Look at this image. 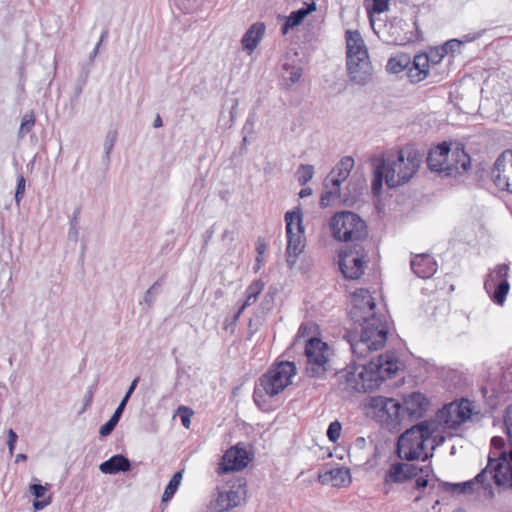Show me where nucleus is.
Returning <instances> with one entry per match:
<instances>
[{
	"instance_id": "obj_58",
	"label": "nucleus",
	"mask_w": 512,
	"mask_h": 512,
	"mask_svg": "<svg viewBox=\"0 0 512 512\" xmlns=\"http://www.w3.org/2000/svg\"><path fill=\"white\" fill-rule=\"evenodd\" d=\"M50 503H51V497H48L47 499L34 501L33 507L35 510H41V509H44L46 506H48Z\"/></svg>"
},
{
	"instance_id": "obj_56",
	"label": "nucleus",
	"mask_w": 512,
	"mask_h": 512,
	"mask_svg": "<svg viewBox=\"0 0 512 512\" xmlns=\"http://www.w3.org/2000/svg\"><path fill=\"white\" fill-rule=\"evenodd\" d=\"M114 428H115V426H113L109 421H107L105 424H103L100 427L99 434L101 436H108L112 433Z\"/></svg>"
},
{
	"instance_id": "obj_25",
	"label": "nucleus",
	"mask_w": 512,
	"mask_h": 512,
	"mask_svg": "<svg viewBox=\"0 0 512 512\" xmlns=\"http://www.w3.org/2000/svg\"><path fill=\"white\" fill-rule=\"evenodd\" d=\"M430 61H434L433 55L420 53L414 56L413 61L410 63L412 67L409 68L408 72L411 82L418 83L428 76Z\"/></svg>"
},
{
	"instance_id": "obj_1",
	"label": "nucleus",
	"mask_w": 512,
	"mask_h": 512,
	"mask_svg": "<svg viewBox=\"0 0 512 512\" xmlns=\"http://www.w3.org/2000/svg\"><path fill=\"white\" fill-rule=\"evenodd\" d=\"M398 364L395 353L387 351L368 363H356L354 360L353 370H341L337 375L345 380V389L368 392L378 388L386 379L392 378L399 369Z\"/></svg>"
},
{
	"instance_id": "obj_48",
	"label": "nucleus",
	"mask_w": 512,
	"mask_h": 512,
	"mask_svg": "<svg viewBox=\"0 0 512 512\" xmlns=\"http://www.w3.org/2000/svg\"><path fill=\"white\" fill-rule=\"evenodd\" d=\"M263 288L264 283L261 280H255L247 287L246 295H251L254 299H257Z\"/></svg>"
},
{
	"instance_id": "obj_59",
	"label": "nucleus",
	"mask_w": 512,
	"mask_h": 512,
	"mask_svg": "<svg viewBox=\"0 0 512 512\" xmlns=\"http://www.w3.org/2000/svg\"><path fill=\"white\" fill-rule=\"evenodd\" d=\"M428 55L434 56V61H430V64H433V65H436L437 63H439L442 60V58L444 57V54L441 52L440 48H437L436 50L431 51Z\"/></svg>"
},
{
	"instance_id": "obj_39",
	"label": "nucleus",
	"mask_w": 512,
	"mask_h": 512,
	"mask_svg": "<svg viewBox=\"0 0 512 512\" xmlns=\"http://www.w3.org/2000/svg\"><path fill=\"white\" fill-rule=\"evenodd\" d=\"M35 114L33 111L26 112L21 120L18 135L24 137L27 135L35 125Z\"/></svg>"
},
{
	"instance_id": "obj_26",
	"label": "nucleus",
	"mask_w": 512,
	"mask_h": 512,
	"mask_svg": "<svg viewBox=\"0 0 512 512\" xmlns=\"http://www.w3.org/2000/svg\"><path fill=\"white\" fill-rule=\"evenodd\" d=\"M131 461L123 454H115L99 466L103 474L116 475L126 473L131 470Z\"/></svg>"
},
{
	"instance_id": "obj_9",
	"label": "nucleus",
	"mask_w": 512,
	"mask_h": 512,
	"mask_svg": "<svg viewBox=\"0 0 512 512\" xmlns=\"http://www.w3.org/2000/svg\"><path fill=\"white\" fill-rule=\"evenodd\" d=\"M287 247L286 263L292 269L297 262L298 256L304 249V228L302 226V215L300 211H288L285 214Z\"/></svg>"
},
{
	"instance_id": "obj_50",
	"label": "nucleus",
	"mask_w": 512,
	"mask_h": 512,
	"mask_svg": "<svg viewBox=\"0 0 512 512\" xmlns=\"http://www.w3.org/2000/svg\"><path fill=\"white\" fill-rule=\"evenodd\" d=\"M29 491L36 499H40L44 497L47 491V486H43L41 484H31Z\"/></svg>"
},
{
	"instance_id": "obj_61",
	"label": "nucleus",
	"mask_w": 512,
	"mask_h": 512,
	"mask_svg": "<svg viewBox=\"0 0 512 512\" xmlns=\"http://www.w3.org/2000/svg\"><path fill=\"white\" fill-rule=\"evenodd\" d=\"M124 411L116 408L111 418L108 420L113 426L116 427Z\"/></svg>"
},
{
	"instance_id": "obj_14",
	"label": "nucleus",
	"mask_w": 512,
	"mask_h": 512,
	"mask_svg": "<svg viewBox=\"0 0 512 512\" xmlns=\"http://www.w3.org/2000/svg\"><path fill=\"white\" fill-rule=\"evenodd\" d=\"M491 459L490 478L497 487L512 489V449L488 455Z\"/></svg>"
},
{
	"instance_id": "obj_45",
	"label": "nucleus",
	"mask_w": 512,
	"mask_h": 512,
	"mask_svg": "<svg viewBox=\"0 0 512 512\" xmlns=\"http://www.w3.org/2000/svg\"><path fill=\"white\" fill-rule=\"evenodd\" d=\"M139 383V377H136L130 384L128 390L126 391L124 397L122 398L121 402L119 403L118 405V409L124 411L131 395L133 394V392L135 391L137 385Z\"/></svg>"
},
{
	"instance_id": "obj_16",
	"label": "nucleus",
	"mask_w": 512,
	"mask_h": 512,
	"mask_svg": "<svg viewBox=\"0 0 512 512\" xmlns=\"http://www.w3.org/2000/svg\"><path fill=\"white\" fill-rule=\"evenodd\" d=\"M389 33L392 37V42L399 46L414 43L421 38V31L416 17L411 24L403 19L394 18L390 23Z\"/></svg>"
},
{
	"instance_id": "obj_40",
	"label": "nucleus",
	"mask_w": 512,
	"mask_h": 512,
	"mask_svg": "<svg viewBox=\"0 0 512 512\" xmlns=\"http://www.w3.org/2000/svg\"><path fill=\"white\" fill-rule=\"evenodd\" d=\"M81 209L78 207L74 210L69 221L68 239L77 242L79 236V215Z\"/></svg>"
},
{
	"instance_id": "obj_13",
	"label": "nucleus",
	"mask_w": 512,
	"mask_h": 512,
	"mask_svg": "<svg viewBox=\"0 0 512 512\" xmlns=\"http://www.w3.org/2000/svg\"><path fill=\"white\" fill-rule=\"evenodd\" d=\"M369 406L376 410L380 420L389 427L395 428L404 423L402 403L394 398L371 397Z\"/></svg>"
},
{
	"instance_id": "obj_31",
	"label": "nucleus",
	"mask_w": 512,
	"mask_h": 512,
	"mask_svg": "<svg viewBox=\"0 0 512 512\" xmlns=\"http://www.w3.org/2000/svg\"><path fill=\"white\" fill-rule=\"evenodd\" d=\"M340 186L341 185H339V181L337 179L328 181V179L325 178L323 182L324 190L321 193L319 202L322 208L328 207L332 202L340 198Z\"/></svg>"
},
{
	"instance_id": "obj_36",
	"label": "nucleus",
	"mask_w": 512,
	"mask_h": 512,
	"mask_svg": "<svg viewBox=\"0 0 512 512\" xmlns=\"http://www.w3.org/2000/svg\"><path fill=\"white\" fill-rule=\"evenodd\" d=\"M305 17L306 15L302 9L292 11L281 26L282 35H286L289 30L299 26Z\"/></svg>"
},
{
	"instance_id": "obj_28",
	"label": "nucleus",
	"mask_w": 512,
	"mask_h": 512,
	"mask_svg": "<svg viewBox=\"0 0 512 512\" xmlns=\"http://www.w3.org/2000/svg\"><path fill=\"white\" fill-rule=\"evenodd\" d=\"M265 25L262 22L252 24L242 37L243 49L251 54L258 46L265 33Z\"/></svg>"
},
{
	"instance_id": "obj_46",
	"label": "nucleus",
	"mask_w": 512,
	"mask_h": 512,
	"mask_svg": "<svg viewBox=\"0 0 512 512\" xmlns=\"http://www.w3.org/2000/svg\"><path fill=\"white\" fill-rule=\"evenodd\" d=\"M26 187V180L22 174L18 175L17 177V185H16V191H15V202L17 205L20 204Z\"/></svg>"
},
{
	"instance_id": "obj_64",
	"label": "nucleus",
	"mask_w": 512,
	"mask_h": 512,
	"mask_svg": "<svg viewBox=\"0 0 512 512\" xmlns=\"http://www.w3.org/2000/svg\"><path fill=\"white\" fill-rule=\"evenodd\" d=\"M273 295L268 292L266 293L264 299H263V305H265L267 307V309H270L272 304H273Z\"/></svg>"
},
{
	"instance_id": "obj_10",
	"label": "nucleus",
	"mask_w": 512,
	"mask_h": 512,
	"mask_svg": "<svg viewBox=\"0 0 512 512\" xmlns=\"http://www.w3.org/2000/svg\"><path fill=\"white\" fill-rule=\"evenodd\" d=\"M491 461V459H488L486 467L482 469L474 479L469 481L450 483L440 481L438 478H436V480L439 481V487L442 491L453 494H472L474 492L475 485H480L485 492V496L489 499H493L495 497V491L492 482L489 480L490 468L492 467Z\"/></svg>"
},
{
	"instance_id": "obj_12",
	"label": "nucleus",
	"mask_w": 512,
	"mask_h": 512,
	"mask_svg": "<svg viewBox=\"0 0 512 512\" xmlns=\"http://www.w3.org/2000/svg\"><path fill=\"white\" fill-rule=\"evenodd\" d=\"M508 264H498L490 271L484 281V289L498 305H503L510 289L508 282Z\"/></svg>"
},
{
	"instance_id": "obj_4",
	"label": "nucleus",
	"mask_w": 512,
	"mask_h": 512,
	"mask_svg": "<svg viewBox=\"0 0 512 512\" xmlns=\"http://www.w3.org/2000/svg\"><path fill=\"white\" fill-rule=\"evenodd\" d=\"M426 162L432 172L444 177H457L471 168V158L462 143L436 145L429 150Z\"/></svg>"
},
{
	"instance_id": "obj_62",
	"label": "nucleus",
	"mask_w": 512,
	"mask_h": 512,
	"mask_svg": "<svg viewBox=\"0 0 512 512\" xmlns=\"http://www.w3.org/2000/svg\"><path fill=\"white\" fill-rule=\"evenodd\" d=\"M432 473H433V469H432L431 465L419 467V474H421V477H425L426 479H428V477Z\"/></svg>"
},
{
	"instance_id": "obj_29",
	"label": "nucleus",
	"mask_w": 512,
	"mask_h": 512,
	"mask_svg": "<svg viewBox=\"0 0 512 512\" xmlns=\"http://www.w3.org/2000/svg\"><path fill=\"white\" fill-rule=\"evenodd\" d=\"M318 481L321 484H331L335 487L345 486L350 482V471L345 467L330 469L324 473H319Z\"/></svg>"
},
{
	"instance_id": "obj_34",
	"label": "nucleus",
	"mask_w": 512,
	"mask_h": 512,
	"mask_svg": "<svg viewBox=\"0 0 512 512\" xmlns=\"http://www.w3.org/2000/svg\"><path fill=\"white\" fill-rule=\"evenodd\" d=\"M205 512H224V487L217 485L206 506Z\"/></svg>"
},
{
	"instance_id": "obj_19",
	"label": "nucleus",
	"mask_w": 512,
	"mask_h": 512,
	"mask_svg": "<svg viewBox=\"0 0 512 512\" xmlns=\"http://www.w3.org/2000/svg\"><path fill=\"white\" fill-rule=\"evenodd\" d=\"M440 413V417L447 427L456 428L470 418L472 414L471 402L462 399L458 404H447Z\"/></svg>"
},
{
	"instance_id": "obj_42",
	"label": "nucleus",
	"mask_w": 512,
	"mask_h": 512,
	"mask_svg": "<svg viewBox=\"0 0 512 512\" xmlns=\"http://www.w3.org/2000/svg\"><path fill=\"white\" fill-rule=\"evenodd\" d=\"M341 424L339 421H333L329 424L328 426V429H327V437L328 439L331 441V442H336L339 437H340V434H341Z\"/></svg>"
},
{
	"instance_id": "obj_15",
	"label": "nucleus",
	"mask_w": 512,
	"mask_h": 512,
	"mask_svg": "<svg viewBox=\"0 0 512 512\" xmlns=\"http://www.w3.org/2000/svg\"><path fill=\"white\" fill-rule=\"evenodd\" d=\"M490 177L499 190L512 193V148L504 150L497 157Z\"/></svg>"
},
{
	"instance_id": "obj_23",
	"label": "nucleus",
	"mask_w": 512,
	"mask_h": 512,
	"mask_svg": "<svg viewBox=\"0 0 512 512\" xmlns=\"http://www.w3.org/2000/svg\"><path fill=\"white\" fill-rule=\"evenodd\" d=\"M411 270L421 279L431 278L437 271V262L427 253L416 254L410 261Z\"/></svg>"
},
{
	"instance_id": "obj_54",
	"label": "nucleus",
	"mask_w": 512,
	"mask_h": 512,
	"mask_svg": "<svg viewBox=\"0 0 512 512\" xmlns=\"http://www.w3.org/2000/svg\"><path fill=\"white\" fill-rule=\"evenodd\" d=\"M17 439H18V436H17L16 432L13 429H9L7 445H8L10 454H13V452H14Z\"/></svg>"
},
{
	"instance_id": "obj_51",
	"label": "nucleus",
	"mask_w": 512,
	"mask_h": 512,
	"mask_svg": "<svg viewBox=\"0 0 512 512\" xmlns=\"http://www.w3.org/2000/svg\"><path fill=\"white\" fill-rule=\"evenodd\" d=\"M504 425L508 440L512 444V412H510L509 410L504 416Z\"/></svg>"
},
{
	"instance_id": "obj_41",
	"label": "nucleus",
	"mask_w": 512,
	"mask_h": 512,
	"mask_svg": "<svg viewBox=\"0 0 512 512\" xmlns=\"http://www.w3.org/2000/svg\"><path fill=\"white\" fill-rule=\"evenodd\" d=\"M463 41L458 39H451L444 43L443 46L440 47L441 52L445 55L451 53H455L460 50Z\"/></svg>"
},
{
	"instance_id": "obj_11",
	"label": "nucleus",
	"mask_w": 512,
	"mask_h": 512,
	"mask_svg": "<svg viewBox=\"0 0 512 512\" xmlns=\"http://www.w3.org/2000/svg\"><path fill=\"white\" fill-rule=\"evenodd\" d=\"M328 350L327 343L320 338L312 337L305 345V356L307 358L306 374L310 378H321L325 375L326 363L328 361L325 352Z\"/></svg>"
},
{
	"instance_id": "obj_27",
	"label": "nucleus",
	"mask_w": 512,
	"mask_h": 512,
	"mask_svg": "<svg viewBox=\"0 0 512 512\" xmlns=\"http://www.w3.org/2000/svg\"><path fill=\"white\" fill-rule=\"evenodd\" d=\"M407 481L404 462L392 463L384 476L383 492L388 494L391 490V484H403Z\"/></svg>"
},
{
	"instance_id": "obj_35",
	"label": "nucleus",
	"mask_w": 512,
	"mask_h": 512,
	"mask_svg": "<svg viewBox=\"0 0 512 512\" xmlns=\"http://www.w3.org/2000/svg\"><path fill=\"white\" fill-rule=\"evenodd\" d=\"M184 470L177 471L174 473L169 483L165 487L164 493L162 495V502H169L178 491L181 481L183 479Z\"/></svg>"
},
{
	"instance_id": "obj_22",
	"label": "nucleus",
	"mask_w": 512,
	"mask_h": 512,
	"mask_svg": "<svg viewBox=\"0 0 512 512\" xmlns=\"http://www.w3.org/2000/svg\"><path fill=\"white\" fill-rule=\"evenodd\" d=\"M226 511L235 508L246 500L247 481L244 477L226 480Z\"/></svg>"
},
{
	"instance_id": "obj_6",
	"label": "nucleus",
	"mask_w": 512,
	"mask_h": 512,
	"mask_svg": "<svg viewBox=\"0 0 512 512\" xmlns=\"http://www.w3.org/2000/svg\"><path fill=\"white\" fill-rule=\"evenodd\" d=\"M332 237L344 242V246L365 243L368 238V226L366 222L355 212H336L329 221Z\"/></svg>"
},
{
	"instance_id": "obj_32",
	"label": "nucleus",
	"mask_w": 512,
	"mask_h": 512,
	"mask_svg": "<svg viewBox=\"0 0 512 512\" xmlns=\"http://www.w3.org/2000/svg\"><path fill=\"white\" fill-rule=\"evenodd\" d=\"M353 167L354 159L350 156H345L341 158V160L330 171L326 178L328 179V181L337 179L339 181V185H341V183L348 178Z\"/></svg>"
},
{
	"instance_id": "obj_63",
	"label": "nucleus",
	"mask_w": 512,
	"mask_h": 512,
	"mask_svg": "<svg viewBox=\"0 0 512 512\" xmlns=\"http://www.w3.org/2000/svg\"><path fill=\"white\" fill-rule=\"evenodd\" d=\"M301 9L304 10L305 15L307 16L308 14H310L316 10V3H315V1H311L310 3H305V6L302 7Z\"/></svg>"
},
{
	"instance_id": "obj_8",
	"label": "nucleus",
	"mask_w": 512,
	"mask_h": 512,
	"mask_svg": "<svg viewBox=\"0 0 512 512\" xmlns=\"http://www.w3.org/2000/svg\"><path fill=\"white\" fill-rule=\"evenodd\" d=\"M338 257L339 269L346 279L357 280L364 274L368 257L364 243L343 246Z\"/></svg>"
},
{
	"instance_id": "obj_57",
	"label": "nucleus",
	"mask_w": 512,
	"mask_h": 512,
	"mask_svg": "<svg viewBox=\"0 0 512 512\" xmlns=\"http://www.w3.org/2000/svg\"><path fill=\"white\" fill-rule=\"evenodd\" d=\"M267 249V244L264 238L259 237L256 241V251L259 256H262Z\"/></svg>"
},
{
	"instance_id": "obj_47",
	"label": "nucleus",
	"mask_w": 512,
	"mask_h": 512,
	"mask_svg": "<svg viewBox=\"0 0 512 512\" xmlns=\"http://www.w3.org/2000/svg\"><path fill=\"white\" fill-rule=\"evenodd\" d=\"M115 142H116V132L109 131L106 135L105 142H104V150H105V155H106L107 159L110 158V154L113 150Z\"/></svg>"
},
{
	"instance_id": "obj_60",
	"label": "nucleus",
	"mask_w": 512,
	"mask_h": 512,
	"mask_svg": "<svg viewBox=\"0 0 512 512\" xmlns=\"http://www.w3.org/2000/svg\"><path fill=\"white\" fill-rule=\"evenodd\" d=\"M124 411L116 408L111 418L108 420L113 426L116 427Z\"/></svg>"
},
{
	"instance_id": "obj_3",
	"label": "nucleus",
	"mask_w": 512,
	"mask_h": 512,
	"mask_svg": "<svg viewBox=\"0 0 512 512\" xmlns=\"http://www.w3.org/2000/svg\"><path fill=\"white\" fill-rule=\"evenodd\" d=\"M354 325L352 330L347 331L346 337L353 356L358 360L364 359L371 351L384 347L388 335V324L384 315L372 312Z\"/></svg>"
},
{
	"instance_id": "obj_33",
	"label": "nucleus",
	"mask_w": 512,
	"mask_h": 512,
	"mask_svg": "<svg viewBox=\"0 0 512 512\" xmlns=\"http://www.w3.org/2000/svg\"><path fill=\"white\" fill-rule=\"evenodd\" d=\"M411 63L409 55L401 53L389 58L386 69L388 72L397 74L406 69Z\"/></svg>"
},
{
	"instance_id": "obj_44",
	"label": "nucleus",
	"mask_w": 512,
	"mask_h": 512,
	"mask_svg": "<svg viewBox=\"0 0 512 512\" xmlns=\"http://www.w3.org/2000/svg\"><path fill=\"white\" fill-rule=\"evenodd\" d=\"M177 412H178V415L180 416L182 425L185 428H189L190 423H191V416L193 415V411L189 407L180 406L178 408Z\"/></svg>"
},
{
	"instance_id": "obj_24",
	"label": "nucleus",
	"mask_w": 512,
	"mask_h": 512,
	"mask_svg": "<svg viewBox=\"0 0 512 512\" xmlns=\"http://www.w3.org/2000/svg\"><path fill=\"white\" fill-rule=\"evenodd\" d=\"M346 37V61L351 60L350 55L353 60L356 58H369L368 51L366 49L365 43L359 31L355 30H347L345 32Z\"/></svg>"
},
{
	"instance_id": "obj_30",
	"label": "nucleus",
	"mask_w": 512,
	"mask_h": 512,
	"mask_svg": "<svg viewBox=\"0 0 512 512\" xmlns=\"http://www.w3.org/2000/svg\"><path fill=\"white\" fill-rule=\"evenodd\" d=\"M303 75L302 66L285 61L282 64V73L280 78V84L286 89L291 88L294 84L299 82Z\"/></svg>"
},
{
	"instance_id": "obj_52",
	"label": "nucleus",
	"mask_w": 512,
	"mask_h": 512,
	"mask_svg": "<svg viewBox=\"0 0 512 512\" xmlns=\"http://www.w3.org/2000/svg\"><path fill=\"white\" fill-rule=\"evenodd\" d=\"M404 469L408 478V481L419 475V466L411 463H404Z\"/></svg>"
},
{
	"instance_id": "obj_7",
	"label": "nucleus",
	"mask_w": 512,
	"mask_h": 512,
	"mask_svg": "<svg viewBox=\"0 0 512 512\" xmlns=\"http://www.w3.org/2000/svg\"><path fill=\"white\" fill-rule=\"evenodd\" d=\"M296 374V365L291 361H281L274 364L271 368L264 373L260 379L259 384L254 389V401L259 403V398L263 394L271 397L278 395L288 385L291 384V378Z\"/></svg>"
},
{
	"instance_id": "obj_5",
	"label": "nucleus",
	"mask_w": 512,
	"mask_h": 512,
	"mask_svg": "<svg viewBox=\"0 0 512 512\" xmlns=\"http://www.w3.org/2000/svg\"><path fill=\"white\" fill-rule=\"evenodd\" d=\"M437 430L438 422L433 419L421 421L406 429L397 441V456L409 462L419 459L426 448V442L431 440Z\"/></svg>"
},
{
	"instance_id": "obj_38",
	"label": "nucleus",
	"mask_w": 512,
	"mask_h": 512,
	"mask_svg": "<svg viewBox=\"0 0 512 512\" xmlns=\"http://www.w3.org/2000/svg\"><path fill=\"white\" fill-rule=\"evenodd\" d=\"M314 175V167L310 164H301L296 172L297 181L301 186L306 185Z\"/></svg>"
},
{
	"instance_id": "obj_21",
	"label": "nucleus",
	"mask_w": 512,
	"mask_h": 512,
	"mask_svg": "<svg viewBox=\"0 0 512 512\" xmlns=\"http://www.w3.org/2000/svg\"><path fill=\"white\" fill-rule=\"evenodd\" d=\"M350 58L351 60L346 61L350 81L356 85L365 86L371 81L373 75V67L369 58L353 60L351 55Z\"/></svg>"
},
{
	"instance_id": "obj_2",
	"label": "nucleus",
	"mask_w": 512,
	"mask_h": 512,
	"mask_svg": "<svg viewBox=\"0 0 512 512\" xmlns=\"http://www.w3.org/2000/svg\"><path fill=\"white\" fill-rule=\"evenodd\" d=\"M421 157L415 149H400L388 154L375 165L371 189L378 195L383 186V180L389 188H396L407 183L417 172Z\"/></svg>"
},
{
	"instance_id": "obj_49",
	"label": "nucleus",
	"mask_w": 512,
	"mask_h": 512,
	"mask_svg": "<svg viewBox=\"0 0 512 512\" xmlns=\"http://www.w3.org/2000/svg\"><path fill=\"white\" fill-rule=\"evenodd\" d=\"M504 446H505V441H504V439L501 436H494V437H492L491 442H490V453H489V455L493 454V453L498 454L501 451H505L504 450Z\"/></svg>"
},
{
	"instance_id": "obj_18",
	"label": "nucleus",
	"mask_w": 512,
	"mask_h": 512,
	"mask_svg": "<svg viewBox=\"0 0 512 512\" xmlns=\"http://www.w3.org/2000/svg\"><path fill=\"white\" fill-rule=\"evenodd\" d=\"M430 406L429 399L421 392H412L403 397L404 423L421 419Z\"/></svg>"
},
{
	"instance_id": "obj_43",
	"label": "nucleus",
	"mask_w": 512,
	"mask_h": 512,
	"mask_svg": "<svg viewBox=\"0 0 512 512\" xmlns=\"http://www.w3.org/2000/svg\"><path fill=\"white\" fill-rule=\"evenodd\" d=\"M389 8V0H373L372 7L368 10V15L371 18L372 13H383Z\"/></svg>"
},
{
	"instance_id": "obj_53",
	"label": "nucleus",
	"mask_w": 512,
	"mask_h": 512,
	"mask_svg": "<svg viewBox=\"0 0 512 512\" xmlns=\"http://www.w3.org/2000/svg\"><path fill=\"white\" fill-rule=\"evenodd\" d=\"M96 388H97V381L91 385L88 390L86 391V394L84 396V410L89 407L93 401V397H94V393L96 391Z\"/></svg>"
},
{
	"instance_id": "obj_17",
	"label": "nucleus",
	"mask_w": 512,
	"mask_h": 512,
	"mask_svg": "<svg viewBox=\"0 0 512 512\" xmlns=\"http://www.w3.org/2000/svg\"><path fill=\"white\" fill-rule=\"evenodd\" d=\"M254 459V451L250 444L238 442L226 449V474L245 469Z\"/></svg>"
},
{
	"instance_id": "obj_37",
	"label": "nucleus",
	"mask_w": 512,
	"mask_h": 512,
	"mask_svg": "<svg viewBox=\"0 0 512 512\" xmlns=\"http://www.w3.org/2000/svg\"><path fill=\"white\" fill-rule=\"evenodd\" d=\"M163 285V279H159L155 281L152 286L144 293L143 303H145L148 307H151L158 295L161 293Z\"/></svg>"
},
{
	"instance_id": "obj_20",
	"label": "nucleus",
	"mask_w": 512,
	"mask_h": 512,
	"mask_svg": "<svg viewBox=\"0 0 512 512\" xmlns=\"http://www.w3.org/2000/svg\"><path fill=\"white\" fill-rule=\"evenodd\" d=\"M376 303L367 289H358L352 296V307L349 311L350 319L356 324L361 318L375 312Z\"/></svg>"
},
{
	"instance_id": "obj_55",
	"label": "nucleus",
	"mask_w": 512,
	"mask_h": 512,
	"mask_svg": "<svg viewBox=\"0 0 512 512\" xmlns=\"http://www.w3.org/2000/svg\"><path fill=\"white\" fill-rule=\"evenodd\" d=\"M429 486L430 489L434 488V484L429 485V480L425 477H418L415 480V489L418 491H424Z\"/></svg>"
}]
</instances>
